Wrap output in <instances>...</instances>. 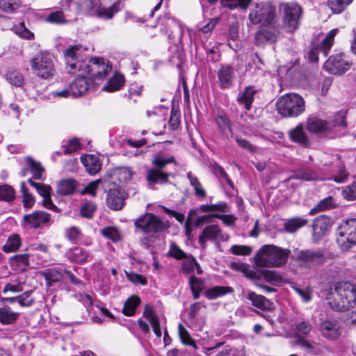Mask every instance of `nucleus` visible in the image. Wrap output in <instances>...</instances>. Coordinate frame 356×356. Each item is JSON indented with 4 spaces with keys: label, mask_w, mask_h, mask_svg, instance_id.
<instances>
[{
    "label": "nucleus",
    "mask_w": 356,
    "mask_h": 356,
    "mask_svg": "<svg viewBox=\"0 0 356 356\" xmlns=\"http://www.w3.org/2000/svg\"><path fill=\"white\" fill-rule=\"evenodd\" d=\"M140 302V299L137 296H131L124 303L122 313L127 316L134 315L138 306Z\"/></svg>",
    "instance_id": "nucleus-35"
},
{
    "label": "nucleus",
    "mask_w": 356,
    "mask_h": 356,
    "mask_svg": "<svg viewBox=\"0 0 356 356\" xmlns=\"http://www.w3.org/2000/svg\"><path fill=\"white\" fill-rule=\"evenodd\" d=\"M50 214L43 211H37L30 214L24 216V221L32 228H38L40 226L49 222Z\"/></svg>",
    "instance_id": "nucleus-18"
},
{
    "label": "nucleus",
    "mask_w": 356,
    "mask_h": 356,
    "mask_svg": "<svg viewBox=\"0 0 356 356\" xmlns=\"http://www.w3.org/2000/svg\"><path fill=\"white\" fill-rule=\"evenodd\" d=\"M342 195L347 200H356V180L343 189Z\"/></svg>",
    "instance_id": "nucleus-57"
},
{
    "label": "nucleus",
    "mask_w": 356,
    "mask_h": 356,
    "mask_svg": "<svg viewBox=\"0 0 356 356\" xmlns=\"http://www.w3.org/2000/svg\"><path fill=\"white\" fill-rule=\"evenodd\" d=\"M124 83V76L120 74H115L104 86L103 89L107 92H114L120 90L123 86Z\"/></svg>",
    "instance_id": "nucleus-36"
},
{
    "label": "nucleus",
    "mask_w": 356,
    "mask_h": 356,
    "mask_svg": "<svg viewBox=\"0 0 356 356\" xmlns=\"http://www.w3.org/2000/svg\"><path fill=\"white\" fill-rule=\"evenodd\" d=\"M81 161L86 171L91 175L97 174L102 168L99 158L97 156L92 154L81 156Z\"/></svg>",
    "instance_id": "nucleus-22"
},
{
    "label": "nucleus",
    "mask_w": 356,
    "mask_h": 356,
    "mask_svg": "<svg viewBox=\"0 0 356 356\" xmlns=\"http://www.w3.org/2000/svg\"><path fill=\"white\" fill-rule=\"evenodd\" d=\"M353 0H328L327 5L333 13L339 14L353 2Z\"/></svg>",
    "instance_id": "nucleus-43"
},
{
    "label": "nucleus",
    "mask_w": 356,
    "mask_h": 356,
    "mask_svg": "<svg viewBox=\"0 0 356 356\" xmlns=\"http://www.w3.org/2000/svg\"><path fill=\"white\" fill-rule=\"evenodd\" d=\"M65 236L72 243H75L81 236V230L79 227L72 226L65 230Z\"/></svg>",
    "instance_id": "nucleus-56"
},
{
    "label": "nucleus",
    "mask_w": 356,
    "mask_h": 356,
    "mask_svg": "<svg viewBox=\"0 0 356 356\" xmlns=\"http://www.w3.org/2000/svg\"><path fill=\"white\" fill-rule=\"evenodd\" d=\"M125 199L126 195L121 189L112 188L108 193L106 204L111 209L118 211L124 207Z\"/></svg>",
    "instance_id": "nucleus-17"
},
{
    "label": "nucleus",
    "mask_w": 356,
    "mask_h": 356,
    "mask_svg": "<svg viewBox=\"0 0 356 356\" xmlns=\"http://www.w3.org/2000/svg\"><path fill=\"white\" fill-rule=\"evenodd\" d=\"M301 179L303 181H314L321 179L318 173L311 168L300 167L294 170L289 179Z\"/></svg>",
    "instance_id": "nucleus-23"
},
{
    "label": "nucleus",
    "mask_w": 356,
    "mask_h": 356,
    "mask_svg": "<svg viewBox=\"0 0 356 356\" xmlns=\"http://www.w3.org/2000/svg\"><path fill=\"white\" fill-rule=\"evenodd\" d=\"M94 83L87 75L77 76L70 85L72 96L80 97L93 86Z\"/></svg>",
    "instance_id": "nucleus-15"
},
{
    "label": "nucleus",
    "mask_w": 356,
    "mask_h": 356,
    "mask_svg": "<svg viewBox=\"0 0 356 356\" xmlns=\"http://www.w3.org/2000/svg\"><path fill=\"white\" fill-rule=\"evenodd\" d=\"M352 65L351 60L343 53L332 55L324 63V69L330 74L339 75L347 72Z\"/></svg>",
    "instance_id": "nucleus-10"
},
{
    "label": "nucleus",
    "mask_w": 356,
    "mask_h": 356,
    "mask_svg": "<svg viewBox=\"0 0 356 356\" xmlns=\"http://www.w3.org/2000/svg\"><path fill=\"white\" fill-rule=\"evenodd\" d=\"M114 175L120 183L125 184L132 178L133 172L129 168L119 167L115 170Z\"/></svg>",
    "instance_id": "nucleus-47"
},
{
    "label": "nucleus",
    "mask_w": 356,
    "mask_h": 356,
    "mask_svg": "<svg viewBox=\"0 0 356 356\" xmlns=\"http://www.w3.org/2000/svg\"><path fill=\"white\" fill-rule=\"evenodd\" d=\"M289 134L291 140L295 143H300L304 146H307L309 143L308 138L303 129V126L300 124L290 130Z\"/></svg>",
    "instance_id": "nucleus-32"
},
{
    "label": "nucleus",
    "mask_w": 356,
    "mask_h": 356,
    "mask_svg": "<svg viewBox=\"0 0 356 356\" xmlns=\"http://www.w3.org/2000/svg\"><path fill=\"white\" fill-rule=\"evenodd\" d=\"M183 260L181 265V270L185 274H189L193 272L195 268L197 270V274H202V270L197 262L196 259L191 254H188Z\"/></svg>",
    "instance_id": "nucleus-34"
},
{
    "label": "nucleus",
    "mask_w": 356,
    "mask_h": 356,
    "mask_svg": "<svg viewBox=\"0 0 356 356\" xmlns=\"http://www.w3.org/2000/svg\"><path fill=\"white\" fill-rule=\"evenodd\" d=\"M202 307H204L200 302H196L191 305L188 312V325L189 327L194 330H200L202 327L203 322L200 321L197 314Z\"/></svg>",
    "instance_id": "nucleus-25"
},
{
    "label": "nucleus",
    "mask_w": 356,
    "mask_h": 356,
    "mask_svg": "<svg viewBox=\"0 0 356 356\" xmlns=\"http://www.w3.org/2000/svg\"><path fill=\"white\" fill-rule=\"evenodd\" d=\"M318 327L322 337L330 341L337 339L341 334L339 323L334 319L327 318L322 321Z\"/></svg>",
    "instance_id": "nucleus-14"
},
{
    "label": "nucleus",
    "mask_w": 356,
    "mask_h": 356,
    "mask_svg": "<svg viewBox=\"0 0 356 356\" xmlns=\"http://www.w3.org/2000/svg\"><path fill=\"white\" fill-rule=\"evenodd\" d=\"M307 129L309 132L314 134L331 131V126L327 121L314 115L307 118Z\"/></svg>",
    "instance_id": "nucleus-20"
},
{
    "label": "nucleus",
    "mask_w": 356,
    "mask_h": 356,
    "mask_svg": "<svg viewBox=\"0 0 356 356\" xmlns=\"http://www.w3.org/2000/svg\"><path fill=\"white\" fill-rule=\"evenodd\" d=\"M82 46L76 44L70 46L64 52L65 60L69 73H74L76 70H81L85 61L82 60Z\"/></svg>",
    "instance_id": "nucleus-11"
},
{
    "label": "nucleus",
    "mask_w": 356,
    "mask_h": 356,
    "mask_svg": "<svg viewBox=\"0 0 356 356\" xmlns=\"http://www.w3.org/2000/svg\"><path fill=\"white\" fill-rule=\"evenodd\" d=\"M349 173L346 171L345 166L343 164L337 167L336 174L333 176V180L337 183H343L348 179Z\"/></svg>",
    "instance_id": "nucleus-59"
},
{
    "label": "nucleus",
    "mask_w": 356,
    "mask_h": 356,
    "mask_svg": "<svg viewBox=\"0 0 356 356\" xmlns=\"http://www.w3.org/2000/svg\"><path fill=\"white\" fill-rule=\"evenodd\" d=\"M233 289L228 286H216L213 288L209 289L206 293V296L210 299H216L218 297L222 296L227 293H231Z\"/></svg>",
    "instance_id": "nucleus-38"
},
{
    "label": "nucleus",
    "mask_w": 356,
    "mask_h": 356,
    "mask_svg": "<svg viewBox=\"0 0 356 356\" xmlns=\"http://www.w3.org/2000/svg\"><path fill=\"white\" fill-rule=\"evenodd\" d=\"M6 80L13 86L20 87L24 83L23 75L17 70H8L6 75Z\"/></svg>",
    "instance_id": "nucleus-40"
},
{
    "label": "nucleus",
    "mask_w": 356,
    "mask_h": 356,
    "mask_svg": "<svg viewBox=\"0 0 356 356\" xmlns=\"http://www.w3.org/2000/svg\"><path fill=\"white\" fill-rule=\"evenodd\" d=\"M19 316V313L13 312L8 306L0 307V323L3 325L14 323Z\"/></svg>",
    "instance_id": "nucleus-33"
},
{
    "label": "nucleus",
    "mask_w": 356,
    "mask_h": 356,
    "mask_svg": "<svg viewBox=\"0 0 356 356\" xmlns=\"http://www.w3.org/2000/svg\"><path fill=\"white\" fill-rule=\"evenodd\" d=\"M245 298L252 302L253 306L264 310L269 305V301L263 296L258 295L253 291H248L243 293Z\"/></svg>",
    "instance_id": "nucleus-30"
},
{
    "label": "nucleus",
    "mask_w": 356,
    "mask_h": 356,
    "mask_svg": "<svg viewBox=\"0 0 356 356\" xmlns=\"http://www.w3.org/2000/svg\"><path fill=\"white\" fill-rule=\"evenodd\" d=\"M19 3V0H0V8L6 12H11L17 9Z\"/></svg>",
    "instance_id": "nucleus-62"
},
{
    "label": "nucleus",
    "mask_w": 356,
    "mask_h": 356,
    "mask_svg": "<svg viewBox=\"0 0 356 356\" xmlns=\"http://www.w3.org/2000/svg\"><path fill=\"white\" fill-rule=\"evenodd\" d=\"M168 255L177 260H181L186 257L188 254L184 252L175 243L171 242Z\"/></svg>",
    "instance_id": "nucleus-53"
},
{
    "label": "nucleus",
    "mask_w": 356,
    "mask_h": 356,
    "mask_svg": "<svg viewBox=\"0 0 356 356\" xmlns=\"http://www.w3.org/2000/svg\"><path fill=\"white\" fill-rule=\"evenodd\" d=\"M45 280L49 286L53 283L60 282L63 279L61 273L56 269H49L43 273Z\"/></svg>",
    "instance_id": "nucleus-51"
},
{
    "label": "nucleus",
    "mask_w": 356,
    "mask_h": 356,
    "mask_svg": "<svg viewBox=\"0 0 356 356\" xmlns=\"http://www.w3.org/2000/svg\"><path fill=\"white\" fill-rule=\"evenodd\" d=\"M96 210V205L91 202H86L81 209V214L83 217L91 218Z\"/></svg>",
    "instance_id": "nucleus-63"
},
{
    "label": "nucleus",
    "mask_w": 356,
    "mask_h": 356,
    "mask_svg": "<svg viewBox=\"0 0 356 356\" xmlns=\"http://www.w3.org/2000/svg\"><path fill=\"white\" fill-rule=\"evenodd\" d=\"M337 242L343 251L356 245V218L344 220L338 228Z\"/></svg>",
    "instance_id": "nucleus-4"
},
{
    "label": "nucleus",
    "mask_w": 356,
    "mask_h": 356,
    "mask_svg": "<svg viewBox=\"0 0 356 356\" xmlns=\"http://www.w3.org/2000/svg\"><path fill=\"white\" fill-rule=\"evenodd\" d=\"M277 38L276 31L271 29L260 30L255 36L257 43H261L264 40L275 42Z\"/></svg>",
    "instance_id": "nucleus-45"
},
{
    "label": "nucleus",
    "mask_w": 356,
    "mask_h": 356,
    "mask_svg": "<svg viewBox=\"0 0 356 356\" xmlns=\"http://www.w3.org/2000/svg\"><path fill=\"white\" fill-rule=\"evenodd\" d=\"M15 199V191L9 185L0 186V200L4 201H12Z\"/></svg>",
    "instance_id": "nucleus-54"
},
{
    "label": "nucleus",
    "mask_w": 356,
    "mask_h": 356,
    "mask_svg": "<svg viewBox=\"0 0 356 356\" xmlns=\"http://www.w3.org/2000/svg\"><path fill=\"white\" fill-rule=\"evenodd\" d=\"M62 148L64 154H71L80 148V143L77 138L69 140L67 143L63 145Z\"/></svg>",
    "instance_id": "nucleus-60"
},
{
    "label": "nucleus",
    "mask_w": 356,
    "mask_h": 356,
    "mask_svg": "<svg viewBox=\"0 0 356 356\" xmlns=\"http://www.w3.org/2000/svg\"><path fill=\"white\" fill-rule=\"evenodd\" d=\"M331 225V219L325 216L317 217L312 224L313 240L314 242L320 241L327 232Z\"/></svg>",
    "instance_id": "nucleus-16"
},
{
    "label": "nucleus",
    "mask_w": 356,
    "mask_h": 356,
    "mask_svg": "<svg viewBox=\"0 0 356 356\" xmlns=\"http://www.w3.org/2000/svg\"><path fill=\"white\" fill-rule=\"evenodd\" d=\"M10 260L13 263L22 267L30 266L29 254H19L11 257Z\"/></svg>",
    "instance_id": "nucleus-58"
},
{
    "label": "nucleus",
    "mask_w": 356,
    "mask_h": 356,
    "mask_svg": "<svg viewBox=\"0 0 356 356\" xmlns=\"http://www.w3.org/2000/svg\"><path fill=\"white\" fill-rule=\"evenodd\" d=\"M327 123L331 126V131L337 127H346L347 125L346 122V113L341 111L337 113L333 119Z\"/></svg>",
    "instance_id": "nucleus-52"
},
{
    "label": "nucleus",
    "mask_w": 356,
    "mask_h": 356,
    "mask_svg": "<svg viewBox=\"0 0 356 356\" xmlns=\"http://www.w3.org/2000/svg\"><path fill=\"white\" fill-rule=\"evenodd\" d=\"M24 282H20L18 280H13L9 283H7L3 290V294H7L8 293H16L23 291Z\"/></svg>",
    "instance_id": "nucleus-50"
},
{
    "label": "nucleus",
    "mask_w": 356,
    "mask_h": 356,
    "mask_svg": "<svg viewBox=\"0 0 356 356\" xmlns=\"http://www.w3.org/2000/svg\"><path fill=\"white\" fill-rule=\"evenodd\" d=\"M134 225L146 234L160 233L168 228L167 222L161 220L156 216L149 213L138 218Z\"/></svg>",
    "instance_id": "nucleus-8"
},
{
    "label": "nucleus",
    "mask_w": 356,
    "mask_h": 356,
    "mask_svg": "<svg viewBox=\"0 0 356 356\" xmlns=\"http://www.w3.org/2000/svg\"><path fill=\"white\" fill-rule=\"evenodd\" d=\"M278 113L284 118H297L305 111L303 97L296 93H289L280 97L276 102Z\"/></svg>",
    "instance_id": "nucleus-2"
},
{
    "label": "nucleus",
    "mask_w": 356,
    "mask_h": 356,
    "mask_svg": "<svg viewBox=\"0 0 356 356\" xmlns=\"http://www.w3.org/2000/svg\"><path fill=\"white\" fill-rule=\"evenodd\" d=\"M79 186L74 179H63L58 182L56 192L61 195H70L79 191Z\"/></svg>",
    "instance_id": "nucleus-21"
},
{
    "label": "nucleus",
    "mask_w": 356,
    "mask_h": 356,
    "mask_svg": "<svg viewBox=\"0 0 356 356\" xmlns=\"http://www.w3.org/2000/svg\"><path fill=\"white\" fill-rule=\"evenodd\" d=\"M124 0H118L110 7L99 8L96 10L97 15L102 19H109L118 11L124 8Z\"/></svg>",
    "instance_id": "nucleus-26"
},
{
    "label": "nucleus",
    "mask_w": 356,
    "mask_h": 356,
    "mask_svg": "<svg viewBox=\"0 0 356 356\" xmlns=\"http://www.w3.org/2000/svg\"><path fill=\"white\" fill-rule=\"evenodd\" d=\"M308 222V220L305 218L297 217L289 219L284 225V229L286 232L293 233L295 232L299 228L303 227Z\"/></svg>",
    "instance_id": "nucleus-37"
},
{
    "label": "nucleus",
    "mask_w": 356,
    "mask_h": 356,
    "mask_svg": "<svg viewBox=\"0 0 356 356\" xmlns=\"http://www.w3.org/2000/svg\"><path fill=\"white\" fill-rule=\"evenodd\" d=\"M21 245V240L18 235H13L9 237L2 250L6 253L17 251Z\"/></svg>",
    "instance_id": "nucleus-44"
},
{
    "label": "nucleus",
    "mask_w": 356,
    "mask_h": 356,
    "mask_svg": "<svg viewBox=\"0 0 356 356\" xmlns=\"http://www.w3.org/2000/svg\"><path fill=\"white\" fill-rule=\"evenodd\" d=\"M252 0H221L220 3L223 7L234 10L237 8L245 10Z\"/></svg>",
    "instance_id": "nucleus-46"
},
{
    "label": "nucleus",
    "mask_w": 356,
    "mask_h": 356,
    "mask_svg": "<svg viewBox=\"0 0 356 356\" xmlns=\"http://www.w3.org/2000/svg\"><path fill=\"white\" fill-rule=\"evenodd\" d=\"M112 67L108 60L101 58H93L84 63L81 70L94 83L98 84L111 72Z\"/></svg>",
    "instance_id": "nucleus-3"
},
{
    "label": "nucleus",
    "mask_w": 356,
    "mask_h": 356,
    "mask_svg": "<svg viewBox=\"0 0 356 356\" xmlns=\"http://www.w3.org/2000/svg\"><path fill=\"white\" fill-rule=\"evenodd\" d=\"M32 291H27L23 293L22 295L17 296L18 303L22 307H30L31 306L35 300L31 298Z\"/></svg>",
    "instance_id": "nucleus-61"
},
{
    "label": "nucleus",
    "mask_w": 356,
    "mask_h": 356,
    "mask_svg": "<svg viewBox=\"0 0 356 356\" xmlns=\"http://www.w3.org/2000/svg\"><path fill=\"white\" fill-rule=\"evenodd\" d=\"M290 250L274 245H264L255 255V264L259 267H280L288 260Z\"/></svg>",
    "instance_id": "nucleus-1"
},
{
    "label": "nucleus",
    "mask_w": 356,
    "mask_h": 356,
    "mask_svg": "<svg viewBox=\"0 0 356 356\" xmlns=\"http://www.w3.org/2000/svg\"><path fill=\"white\" fill-rule=\"evenodd\" d=\"M283 24L288 32L295 31L299 26L302 8L296 2H283L279 6Z\"/></svg>",
    "instance_id": "nucleus-5"
},
{
    "label": "nucleus",
    "mask_w": 356,
    "mask_h": 356,
    "mask_svg": "<svg viewBox=\"0 0 356 356\" xmlns=\"http://www.w3.org/2000/svg\"><path fill=\"white\" fill-rule=\"evenodd\" d=\"M31 67L34 73L42 78L47 79L53 76L55 69L53 58L46 51H40L31 60Z\"/></svg>",
    "instance_id": "nucleus-6"
},
{
    "label": "nucleus",
    "mask_w": 356,
    "mask_h": 356,
    "mask_svg": "<svg viewBox=\"0 0 356 356\" xmlns=\"http://www.w3.org/2000/svg\"><path fill=\"white\" fill-rule=\"evenodd\" d=\"M51 187L48 185L42 184L37 191L40 195L43 197V206L52 211L58 213L60 209L52 202L51 200Z\"/></svg>",
    "instance_id": "nucleus-28"
},
{
    "label": "nucleus",
    "mask_w": 356,
    "mask_h": 356,
    "mask_svg": "<svg viewBox=\"0 0 356 356\" xmlns=\"http://www.w3.org/2000/svg\"><path fill=\"white\" fill-rule=\"evenodd\" d=\"M215 122L222 137L228 138L232 136L231 123L226 115L218 113L215 117Z\"/></svg>",
    "instance_id": "nucleus-27"
},
{
    "label": "nucleus",
    "mask_w": 356,
    "mask_h": 356,
    "mask_svg": "<svg viewBox=\"0 0 356 356\" xmlns=\"http://www.w3.org/2000/svg\"><path fill=\"white\" fill-rule=\"evenodd\" d=\"M17 35L24 39L32 40L34 38V33L29 31L24 25V22L19 23L18 25L13 26L10 24V28Z\"/></svg>",
    "instance_id": "nucleus-48"
},
{
    "label": "nucleus",
    "mask_w": 356,
    "mask_h": 356,
    "mask_svg": "<svg viewBox=\"0 0 356 356\" xmlns=\"http://www.w3.org/2000/svg\"><path fill=\"white\" fill-rule=\"evenodd\" d=\"M292 259L300 266L311 268L323 264L325 257L322 250H296L293 252Z\"/></svg>",
    "instance_id": "nucleus-9"
},
{
    "label": "nucleus",
    "mask_w": 356,
    "mask_h": 356,
    "mask_svg": "<svg viewBox=\"0 0 356 356\" xmlns=\"http://www.w3.org/2000/svg\"><path fill=\"white\" fill-rule=\"evenodd\" d=\"M46 21L56 24H65L67 22L64 13L60 10L51 13L46 18Z\"/></svg>",
    "instance_id": "nucleus-55"
},
{
    "label": "nucleus",
    "mask_w": 356,
    "mask_h": 356,
    "mask_svg": "<svg viewBox=\"0 0 356 356\" xmlns=\"http://www.w3.org/2000/svg\"><path fill=\"white\" fill-rule=\"evenodd\" d=\"M256 90L252 87L248 86L245 88L243 92L237 97V102L244 106L245 108L249 111L251 108L252 104L254 101V97Z\"/></svg>",
    "instance_id": "nucleus-31"
},
{
    "label": "nucleus",
    "mask_w": 356,
    "mask_h": 356,
    "mask_svg": "<svg viewBox=\"0 0 356 356\" xmlns=\"http://www.w3.org/2000/svg\"><path fill=\"white\" fill-rule=\"evenodd\" d=\"M235 78L234 71L232 67L228 65H222L218 72L219 86L227 89L232 85Z\"/></svg>",
    "instance_id": "nucleus-19"
},
{
    "label": "nucleus",
    "mask_w": 356,
    "mask_h": 356,
    "mask_svg": "<svg viewBox=\"0 0 356 356\" xmlns=\"http://www.w3.org/2000/svg\"><path fill=\"white\" fill-rule=\"evenodd\" d=\"M274 17L273 12L264 3H257L249 14V20L253 24H270Z\"/></svg>",
    "instance_id": "nucleus-13"
},
{
    "label": "nucleus",
    "mask_w": 356,
    "mask_h": 356,
    "mask_svg": "<svg viewBox=\"0 0 356 356\" xmlns=\"http://www.w3.org/2000/svg\"><path fill=\"white\" fill-rule=\"evenodd\" d=\"M173 163L176 164L175 157L173 156L165 158L161 156H156L154 158L152 163L156 168L149 169L147 173V179L149 182L156 184L166 183L168 180L169 173L163 172L161 169L165 165Z\"/></svg>",
    "instance_id": "nucleus-7"
},
{
    "label": "nucleus",
    "mask_w": 356,
    "mask_h": 356,
    "mask_svg": "<svg viewBox=\"0 0 356 356\" xmlns=\"http://www.w3.org/2000/svg\"><path fill=\"white\" fill-rule=\"evenodd\" d=\"M221 233L220 227L216 225L207 226L199 237V243L204 244L207 240H216Z\"/></svg>",
    "instance_id": "nucleus-29"
},
{
    "label": "nucleus",
    "mask_w": 356,
    "mask_h": 356,
    "mask_svg": "<svg viewBox=\"0 0 356 356\" xmlns=\"http://www.w3.org/2000/svg\"><path fill=\"white\" fill-rule=\"evenodd\" d=\"M261 275L264 279L270 283H275L281 280V276L275 271L263 270Z\"/></svg>",
    "instance_id": "nucleus-64"
},
{
    "label": "nucleus",
    "mask_w": 356,
    "mask_h": 356,
    "mask_svg": "<svg viewBox=\"0 0 356 356\" xmlns=\"http://www.w3.org/2000/svg\"><path fill=\"white\" fill-rule=\"evenodd\" d=\"M178 334L181 341L184 345L191 346L194 348L195 350L197 349V346L196 345L195 341L193 339L188 330L181 323L178 325Z\"/></svg>",
    "instance_id": "nucleus-42"
},
{
    "label": "nucleus",
    "mask_w": 356,
    "mask_h": 356,
    "mask_svg": "<svg viewBox=\"0 0 356 356\" xmlns=\"http://www.w3.org/2000/svg\"><path fill=\"white\" fill-rule=\"evenodd\" d=\"M338 29H334L328 32L326 37L322 40L321 44L316 47L312 48L309 52V60L312 63H316L318 60V53H323L326 57L334 44V38L338 33Z\"/></svg>",
    "instance_id": "nucleus-12"
},
{
    "label": "nucleus",
    "mask_w": 356,
    "mask_h": 356,
    "mask_svg": "<svg viewBox=\"0 0 356 356\" xmlns=\"http://www.w3.org/2000/svg\"><path fill=\"white\" fill-rule=\"evenodd\" d=\"M67 257L70 261L81 264L90 261L92 259L90 254L80 247H76L70 250L67 252Z\"/></svg>",
    "instance_id": "nucleus-24"
},
{
    "label": "nucleus",
    "mask_w": 356,
    "mask_h": 356,
    "mask_svg": "<svg viewBox=\"0 0 356 356\" xmlns=\"http://www.w3.org/2000/svg\"><path fill=\"white\" fill-rule=\"evenodd\" d=\"M187 178L189 179L191 185L193 187L195 195L200 197H204L207 194L206 191L202 188L197 177L193 176L191 172H188L187 173Z\"/></svg>",
    "instance_id": "nucleus-49"
},
{
    "label": "nucleus",
    "mask_w": 356,
    "mask_h": 356,
    "mask_svg": "<svg viewBox=\"0 0 356 356\" xmlns=\"http://www.w3.org/2000/svg\"><path fill=\"white\" fill-rule=\"evenodd\" d=\"M26 163L29 167V170L31 172L33 178L38 180L42 179V173L44 169L41 165L39 163L35 161L31 158L26 159Z\"/></svg>",
    "instance_id": "nucleus-39"
},
{
    "label": "nucleus",
    "mask_w": 356,
    "mask_h": 356,
    "mask_svg": "<svg viewBox=\"0 0 356 356\" xmlns=\"http://www.w3.org/2000/svg\"><path fill=\"white\" fill-rule=\"evenodd\" d=\"M20 192L24 207L27 209L31 208L35 204V197L29 193V189L24 181L20 184Z\"/></svg>",
    "instance_id": "nucleus-41"
}]
</instances>
